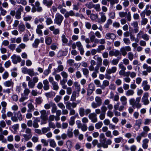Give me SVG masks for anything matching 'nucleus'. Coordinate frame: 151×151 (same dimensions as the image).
I'll use <instances>...</instances> for the list:
<instances>
[{
  "mask_svg": "<svg viewBox=\"0 0 151 151\" xmlns=\"http://www.w3.org/2000/svg\"><path fill=\"white\" fill-rule=\"evenodd\" d=\"M63 17L59 13H57L55 16V19H54L55 24L60 26L63 19Z\"/></svg>",
  "mask_w": 151,
  "mask_h": 151,
  "instance_id": "1",
  "label": "nucleus"
},
{
  "mask_svg": "<svg viewBox=\"0 0 151 151\" xmlns=\"http://www.w3.org/2000/svg\"><path fill=\"white\" fill-rule=\"evenodd\" d=\"M149 96V93L147 92H146L144 93L142 98L141 101L143 103L144 105H148L150 103V101L148 99Z\"/></svg>",
  "mask_w": 151,
  "mask_h": 151,
  "instance_id": "2",
  "label": "nucleus"
},
{
  "mask_svg": "<svg viewBox=\"0 0 151 151\" xmlns=\"http://www.w3.org/2000/svg\"><path fill=\"white\" fill-rule=\"evenodd\" d=\"M22 71L23 73L28 74L31 77L34 76L35 72L33 69H28L27 68H23Z\"/></svg>",
  "mask_w": 151,
  "mask_h": 151,
  "instance_id": "3",
  "label": "nucleus"
},
{
  "mask_svg": "<svg viewBox=\"0 0 151 151\" xmlns=\"http://www.w3.org/2000/svg\"><path fill=\"white\" fill-rule=\"evenodd\" d=\"M11 58L12 62L14 64H17L18 62L20 63L21 60V58L19 56L16 55L15 54L12 55Z\"/></svg>",
  "mask_w": 151,
  "mask_h": 151,
  "instance_id": "4",
  "label": "nucleus"
},
{
  "mask_svg": "<svg viewBox=\"0 0 151 151\" xmlns=\"http://www.w3.org/2000/svg\"><path fill=\"white\" fill-rule=\"evenodd\" d=\"M41 114L40 118L42 120H47L48 119V114L45 110H42L40 111Z\"/></svg>",
  "mask_w": 151,
  "mask_h": 151,
  "instance_id": "5",
  "label": "nucleus"
},
{
  "mask_svg": "<svg viewBox=\"0 0 151 151\" xmlns=\"http://www.w3.org/2000/svg\"><path fill=\"white\" fill-rule=\"evenodd\" d=\"M99 14L100 15V18L98 19V22L99 23H102L105 22L106 19L105 13L101 12H100Z\"/></svg>",
  "mask_w": 151,
  "mask_h": 151,
  "instance_id": "6",
  "label": "nucleus"
},
{
  "mask_svg": "<svg viewBox=\"0 0 151 151\" xmlns=\"http://www.w3.org/2000/svg\"><path fill=\"white\" fill-rule=\"evenodd\" d=\"M88 117L93 123H95L97 122V114L95 113L90 114L88 115Z\"/></svg>",
  "mask_w": 151,
  "mask_h": 151,
  "instance_id": "7",
  "label": "nucleus"
},
{
  "mask_svg": "<svg viewBox=\"0 0 151 151\" xmlns=\"http://www.w3.org/2000/svg\"><path fill=\"white\" fill-rule=\"evenodd\" d=\"M105 38L107 40H111L114 41L116 38V35L114 33L109 32L106 34Z\"/></svg>",
  "mask_w": 151,
  "mask_h": 151,
  "instance_id": "8",
  "label": "nucleus"
},
{
  "mask_svg": "<svg viewBox=\"0 0 151 151\" xmlns=\"http://www.w3.org/2000/svg\"><path fill=\"white\" fill-rule=\"evenodd\" d=\"M93 58L95 60H96L97 61L96 66V67H98L99 68V67L102 65V59L101 58L97 55H94Z\"/></svg>",
  "mask_w": 151,
  "mask_h": 151,
  "instance_id": "9",
  "label": "nucleus"
},
{
  "mask_svg": "<svg viewBox=\"0 0 151 151\" xmlns=\"http://www.w3.org/2000/svg\"><path fill=\"white\" fill-rule=\"evenodd\" d=\"M141 99L140 97H137L136 99V103L133 107L134 108H136L137 109H140L142 106V104L140 103Z\"/></svg>",
  "mask_w": 151,
  "mask_h": 151,
  "instance_id": "10",
  "label": "nucleus"
},
{
  "mask_svg": "<svg viewBox=\"0 0 151 151\" xmlns=\"http://www.w3.org/2000/svg\"><path fill=\"white\" fill-rule=\"evenodd\" d=\"M141 99L140 97H137L136 99V103L133 107L134 108H136L137 109H140L142 106V104L140 103Z\"/></svg>",
  "mask_w": 151,
  "mask_h": 151,
  "instance_id": "11",
  "label": "nucleus"
},
{
  "mask_svg": "<svg viewBox=\"0 0 151 151\" xmlns=\"http://www.w3.org/2000/svg\"><path fill=\"white\" fill-rule=\"evenodd\" d=\"M119 51L117 50H111L109 52V55L110 57H112L113 56L117 57L119 55Z\"/></svg>",
  "mask_w": 151,
  "mask_h": 151,
  "instance_id": "12",
  "label": "nucleus"
},
{
  "mask_svg": "<svg viewBox=\"0 0 151 151\" xmlns=\"http://www.w3.org/2000/svg\"><path fill=\"white\" fill-rule=\"evenodd\" d=\"M78 116V114H77L75 116H72L70 117L68 122L69 125L73 126L74 125L75 123V119Z\"/></svg>",
  "mask_w": 151,
  "mask_h": 151,
  "instance_id": "13",
  "label": "nucleus"
},
{
  "mask_svg": "<svg viewBox=\"0 0 151 151\" xmlns=\"http://www.w3.org/2000/svg\"><path fill=\"white\" fill-rule=\"evenodd\" d=\"M117 70V68L115 66H113L111 68L107 69L106 73L108 74H110L115 73Z\"/></svg>",
  "mask_w": 151,
  "mask_h": 151,
  "instance_id": "14",
  "label": "nucleus"
},
{
  "mask_svg": "<svg viewBox=\"0 0 151 151\" xmlns=\"http://www.w3.org/2000/svg\"><path fill=\"white\" fill-rule=\"evenodd\" d=\"M77 104L73 102L70 103V102H67L66 104V107L67 109L70 110L71 109V108H73L76 107V106Z\"/></svg>",
  "mask_w": 151,
  "mask_h": 151,
  "instance_id": "15",
  "label": "nucleus"
},
{
  "mask_svg": "<svg viewBox=\"0 0 151 151\" xmlns=\"http://www.w3.org/2000/svg\"><path fill=\"white\" fill-rule=\"evenodd\" d=\"M147 84V81H144L142 82V86L143 87V89L145 91H148L150 88V85Z\"/></svg>",
  "mask_w": 151,
  "mask_h": 151,
  "instance_id": "16",
  "label": "nucleus"
},
{
  "mask_svg": "<svg viewBox=\"0 0 151 151\" xmlns=\"http://www.w3.org/2000/svg\"><path fill=\"white\" fill-rule=\"evenodd\" d=\"M93 83H90L88 85V87L87 91V93L88 94H91L93 91L95 89Z\"/></svg>",
  "mask_w": 151,
  "mask_h": 151,
  "instance_id": "17",
  "label": "nucleus"
},
{
  "mask_svg": "<svg viewBox=\"0 0 151 151\" xmlns=\"http://www.w3.org/2000/svg\"><path fill=\"white\" fill-rule=\"evenodd\" d=\"M43 83L44 84V89L45 91L48 90L50 88V86L48 81L47 79L44 80L43 81Z\"/></svg>",
  "mask_w": 151,
  "mask_h": 151,
  "instance_id": "18",
  "label": "nucleus"
},
{
  "mask_svg": "<svg viewBox=\"0 0 151 151\" xmlns=\"http://www.w3.org/2000/svg\"><path fill=\"white\" fill-rule=\"evenodd\" d=\"M3 84L4 86L6 87H8L11 86L13 87L14 86V83L11 80L6 81Z\"/></svg>",
  "mask_w": 151,
  "mask_h": 151,
  "instance_id": "19",
  "label": "nucleus"
},
{
  "mask_svg": "<svg viewBox=\"0 0 151 151\" xmlns=\"http://www.w3.org/2000/svg\"><path fill=\"white\" fill-rule=\"evenodd\" d=\"M149 140L147 138L144 139L142 141V147L145 149H147L148 147V143Z\"/></svg>",
  "mask_w": 151,
  "mask_h": 151,
  "instance_id": "20",
  "label": "nucleus"
},
{
  "mask_svg": "<svg viewBox=\"0 0 151 151\" xmlns=\"http://www.w3.org/2000/svg\"><path fill=\"white\" fill-rule=\"evenodd\" d=\"M40 120L37 118H36L34 120L33 122V127L35 128H38L39 127V125L38 123Z\"/></svg>",
  "mask_w": 151,
  "mask_h": 151,
  "instance_id": "21",
  "label": "nucleus"
},
{
  "mask_svg": "<svg viewBox=\"0 0 151 151\" xmlns=\"http://www.w3.org/2000/svg\"><path fill=\"white\" fill-rule=\"evenodd\" d=\"M43 3L47 7H50L52 5L53 2L52 0H50L49 1H48L47 0H43Z\"/></svg>",
  "mask_w": 151,
  "mask_h": 151,
  "instance_id": "22",
  "label": "nucleus"
},
{
  "mask_svg": "<svg viewBox=\"0 0 151 151\" xmlns=\"http://www.w3.org/2000/svg\"><path fill=\"white\" fill-rule=\"evenodd\" d=\"M75 15V13L72 10H71L69 12H67L64 15L65 17L67 18H68L70 16H73Z\"/></svg>",
  "mask_w": 151,
  "mask_h": 151,
  "instance_id": "23",
  "label": "nucleus"
},
{
  "mask_svg": "<svg viewBox=\"0 0 151 151\" xmlns=\"http://www.w3.org/2000/svg\"><path fill=\"white\" fill-rule=\"evenodd\" d=\"M109 85V82L107 80H104L103 81L102 84L100 86V87L102 89H105L106 87L108 86Z\"/></svg>",
  "mask_w": 151,
  "mask_h": 151,
  "instance_id": "24",
  "label": "nucleus"
},
{
  "mask_svg": "<svg viewBox=\"0 0 151 151\" xmlns=\"http://www.w3.org/2000/svg\"><path fill=\"white\" fill-rule=\"evenodd\" d=\"M127 98L124 96H121L120 98V100L122 104L123 105H126L127 104Z\"/></svg>",
  "mask_w": 151,
  "mask_h": 151,
  "instance_id": "25",
  "label": "nucleus"
},
{
  "mask_svg": "<svg viewBox=\"0 0 151 151\" xmlns=\"http://www.w3.org/2000/svg\"><path fill=\"white\" fill-rule=\"evenodd\" d=\"M88 35L91 41V42H93L96 38V37L94 35V32L92 31H91L89 33Z\"/></svg>",
  "mask_w": 151,
  "mask_h": 151,
  "instance_id": "26",
  "label": "nucleus"
},
{
  "mask_svg": "<svg viewBox=\"0 0 151 151\" xmlns=\"http://www.w3.org/2000/svg\"><path fill=\"white\" fill-rule=\"evenodd\" d=\"M40 43V40L38 39H36L32 44L33 47L37 48L38 47V45Z\"/></svg>",
  "mask_w": 151,
  "mask_h": 151,
  "instance_id": "27",
  "label": "nucleus"
},
{
  "mask_svg": "<svg viewBox=\"0 0 151 151\" xmlns=\"http://www.w3.org/2000/svg\"><path fill=\"white\" fill-rule=\"evenodd\" d=\"M27 106L29 109L27 110L28 112H31L32 111H34L35 107L34 105L32 103H29L27 105Z\"/></svg>",
  "mask_w": 151,
  "mask_h": 151,
  "instance_id": "28",
  "label": "nucleus"
},
{
  "mask_svg": "<svg viewBox=\"0 0 151 151\" xmlns=\"http://www.w3.org/2000/svg\"><path fill=\"white\" fill-rule=\"evenodd\" d=\"M73 129L70 127L68 129L67 135L69 138H71L73 136Z\"/></svg>",
  "mask_w": 151,
  "mask_h": 151,
  "instance_id": "29",
  "label": "nucleus"
},
{
  "mask_svg": "<svg viewBox=\"0 0 151 151\" xmlns=\"http://www.w3.org/2000/svg\"><path fill=\"white\" fill-rule=\"evenodd\" d=\"M126 73L127 74V76H129L130 75V76L132 78H135L136 76V73L134 72L128 71L126 72Z\"/></svg>",
  "mask_w": 151,
  "mask_h": 151,
  "instance_id": "30",
  "label": "nucleus"
},
{
  "mask_svg": "<svg viewBox=\"0 0 151 151\" xmlns=\"http://www.w3.org/2000/svg\"><path fill=\"white\" fill-rule=\"evenodd\" d=\"M73 85L75 87L76 91L79 92L80 91V85L77 82H75L73 83Z\"/></svg>",
  "mask_w": 151,
  "mask_h": 151,
  "instance_id": "31",
  "label": "nucleus"
},
{
  "mask_svg": "<svg viewBox=\"0 0 151 151\" xmlns=\"http://www.w3.org/2000/svg\"><path fill=\"white\" fill-rule=\"evenodd\" d=\"M99 68L98 67H95L94 71L92 74V76L94 78H96L97 77V73L99 72Z\"/></svg>",
  "mask_w": 151,
  "mask_h": 151,
  "instance_id": "32",
  "label": "nucleus"
},
{
  "mask_svg": "<svg viewBox=\"0 0 151 151\" xmlns=\"http://www.w3.org/2000/svg\"><path fill=\"white\" fill-rule=\"evenodd\" d=\"M100 143L103 144V147L104 148H106L108 147V146L107 145H105V142H106V138H105L103 139H100Z\"/></svg>",
  "mask_w": 151,
  "mask_h": 151,
  "instance_id": "33",
  "label": "nucleus"
},
{
  "mask_svg": "<svg viewBox=\"0 0 151 151\" xmlns=\"http://www.w3.org/2000/svg\"><path fill=\"white\" fill-rule=\"evenodd\" d=\"M6 124L4 120H1L0 121V132L3 131L2 128H4L5 127Z\"/></svg>",
  "mask_w": 151,
  "mask_h": 151,
  "instance_id": "34",
  "label": "nucleus"
},
{
  "mask_svg": "<svg viewBox=\"0 0 151 151\" xmlns=\"http://www.w3.org/2000/svg\"><path fill=\"white\" fill-rule=\"evenodd\" d=\"M112 23V20L111 19H108L106 23L104 25V27L105 29L108 28L110 25Z\"/></svg>",
  "mask_w": 151,
  "mask_h": 151,
  "instance_id": "35",
  "label": "nucleus"
},
{
  "mask_svg": "<svg viewBox=\"0 0 151 151\" xmlns=\"http://www.w3.org/2000/svg\"><path fill=\"white\" fill-rule=\"evenodd\" d=\"M52 109H51V112L52 113H55L57 111V107L56 104L53 103L51 104Z\"/></svg>",
  "mask_w": 151,
  "mask_h": 151,
  "instance_id": "36",
  "label": "nucleus"
},
{
  "mask_svg": "<svg viewBox=\"0 0 151 151\" xmlns=\"http://www.w3.org/2000/svg\"><path fill=\"white\" fill-rule=\"evenodd\" d=\"M51 84L52 85L54 90L55 91H57L58 90L59 88V87L56 82L55 81L53 82V83H52Z\"/></svg>",
  "mask_w": 151,
  "mask_h": 151,
  "instance_id": "37",
  "label": "nucleus"
},
{
  "mask_svg": "<svg viewBox=\"0 0 151 151\" xmlns=\"http://www.w3.org/2000/svg\"><path fill=\"white\" fill-rule=\"evenodd\" d=\"M85 110L84 108L81 107L79 109V113L81 116H83L85 115Z\"/></svg>",
  "mask_w": 151,
  "mask_h": 151,
  "instance_id": "38",
  "label": "nucleus"
},
{
  "mask_svg": "<svg viewBox=\"0 0 151 151\" xmlns=\"http://www.w3.org/2000/svg\"><path fill=\"white\" fill-rule=\"evenodd\" d=\"M19 29L21 32H23L25 29V26L23 24H19L18 26Z\"/></svg>",
  "mask_w": 151,
  "mask_h": 151,
  "instance_id": "39",
  "label": "nucleus"
},
{
  "mask_svg": "<svg viewBox=\"0 0 151 151\" xmlns=\"http://www.w3.org/2000/svg\"><path fill=\"white\" fill-rule=\"evenodd\" d=\"M50 145V146L53 148L55 147L56 146V144L53 139H51L49 140Z\"/></svg>",
  "mask_w": 151,
  "mask_h": 151,
  "instance_id": "40",
  "label": "nucleus"
},
{
  "mask_svg": "<svg viewBox=\"0 0 151 151\" xmlns=\"http://www.w3.org/2000/svg\"><path fill=\"white\" fill-rule=\"evenodd\" d=\"M45 95L47 97L49 98L55 96V93L53 92H50L45 93Z\"/></svg>",
  "mask_w": 151,
  "mask_h": 151,
  "instance_id": "41",
  "label": "nucleus"
},
{
  "mask_svg": "<svg viewBox=\"0 0 151 151\" xmlns=\"http://www.w3.org/2000/svg\"><path fill=\"white\" fill-rule=\"evenodd\" d=\"M134 93V91L132 89H129L126 92V95L127 96H132Z\"/></svg>",
  "mask_w": 151,
  "mask_h": 151,
  "instance_id": "42",
  "label": "nucleus"
},
{
  "mask_svg": "<svg viewBox=\"0 0 151 151\" xmlns=\"http://www.w3.org/2000/svg\"><path fill=\"white\" fill-rule=\"evenodd\" d=\"M35 84L32 82V81H29L28 83V85L29 88L32 89L34 88Z\"/></svg>",
  "mask_w": 151,
  "mask_h": 151,
  "instance_id": "43",
  "label": "nucleus"
},
{
  "mask_svg": "<svg viewBox=\"0 0 151 151\" xmlns=\"http://www.w3.org/2000/svg\"><path fill=\"white\" fill-rule=\"evenodd\" d=\"M90 18L93 21L95 20L98 18V15L97 14H92L90 15Z\"/></svg>",
  "mask_w": 151,
  "mask_h": 151,
  "instance_id": "44",
  "label": "nucleus"
},
{
  "mask_svg": "<svg viewBox=\"0 0 151 151\" xmlns=\"http://www.w3.org/2000/svg\"><path fill=\"white\" fill-rule=\"evenodd\" d=\"M45 41L47 45H50L52 43V38L51 37H46L45 38Z\"/></svg>",
  "mask_w": 151,
  "mask_h": 151,
  "instance_id": "45",
  "label": "nucleus"
},
{
  "mask_svg": "<svg viewBox=\"0 0 151 151\" xmlns=\"http://www.w3.org/2000/svg\"><path fill=\"white\" fill-rule=\"evenodd\" d=\"M30 92L29 88H27L24 89V90L23 93L24 96L28 97V95Z\"/></svg>",
  "mask_w": 151,
  "mask_h": 151,
  "instance_id": "46",
  "label": "nucleus"
},
{
  "mask_svg": "<svg viewBox=\"0 0 151 151\" xmlns=\"http://www.w3.org/2000/svg\"><path fill=\"white\" fill-rule=\"evenodd\" d=\"M105 47L104 45H99L97 49V51L98 53H101L102 50L105 49Z\"/></svg>",
  "mask_w": 151,
  "mask_h": 151,
  "instance_id": "47",
  "label": "nucleus"
},
{
  "mask_svg": "<svg viewBox=\"0 0 151 151\" xmlns=\"http://www.w3.org/2000/svg\"><path fill=\"white\" fill-rule=\"evenodd\" d=\"M66 145L67 148L70 149L72 147V142L70 140H68L66 142Z\"/></svg>",
  "mask_w": 151,
  "mask_h": 151,
  "instance_id": "48",
  "label": "nucleus"
},
{
  "mask_svg": "<svg viewBox=\"0 0 151 151\" xmlns=\"http://www.w3.org/2000/svg\"><path fill=\"white\" fill-rule=\"evenodd\" d=\"M142 38L144 40L147 41L149 40L150 36L146 34H143L142 36Z\"/></svg>",
  "mask_w": 151,
  "mask_h": 151,
  "instance_id": "49",
  "label": "nucleus"
},
{
  "mask_svg": "<svg viewBox=\"0 0 151 151\" xmlns=\"http://www.w3.org/2000/svg\"><path fill=\"white\" fill-rule=\"evenodd\" d=\"M128 58L130 61H132L134 58V55L132 52H129L128 54Z\"/></svg>",
  "mask_w": 151,
  "mask_h": 151,
  "instance_id": "50",
  "label": "nucleus"
},
{
  "mask_svg": "<svg viewBox=\"0 0 151 151\" xmlns=\"http://www.w3.org/2000/svg\"><path fill=\"white\" fill-rule=\"evenodd\" d=\"M11 99L13 101L17 102L18 100V96L17 94H13L12 95Z\"/></svg>",
  "mask_w": 151,
  "mask_h": 151,
  "instance_id": "51",
  "label": "nucleus"
},
{
  "mask_svg": "<svg viewBox=\"0 0 151 151\" xmlns=\"http://www.w3.org/2000/svg\"><path fill=\"white\" fill-rule=\"evenodd\" d=\"M50 130V128L49 127H44L42 129L41 131L42 134H45Z\"/></svg>",
  "mask_w": 151,
  "mask_h": 151,
  "instance_id": "52",
  "label": "nucleus"
},
{
  "mask_svg": "<svg viewBox=\"0 0 151 151\" xmlns=\"http://www.w3.org/2000/svg\"><path fill=\"white\" fill-rule=\"evenodd\" d=\"M120 52L122 55L124 56H126L127 54V52L123 47H121L120 49Z\"/></svg>",
  "mask_w": 151,
  "mask_h": 151,
  "instance_id": "53",
  "label": "nucleus"
},
{
  "mask_svg": "<svg viewBox=\"0 0 151 151\" xmlns=\"http://www.w3.org/2000/svg\"><path fill=\"white\" fill-rule=\"evenodd\" d=\"M103 125V123L101 122H99L95 124V127L97 129L100 128Z\"/></svg>",
  "mask_w": 151,
  "mask_h": 151,
  "instance_id": "54",
  "label": "nucleus"
},
{
  "mask_svg": "<svg viewBox=\"0 0 151 151\" xmlns=\"http://www.w3.org/2000/svg\"><path fill=\"white\" fill-rule=\"evenodd\" d=\"M60 74L64 79H67L68 76V73L65 71L62 72Z\"/></svg>",
  "mask_w": 151,
  "mask_h": 151,
  "instance_id": "55",
  "label": "nucleus"
},
{
  "mask_svg": "<svg viewBox=\"0 0 151 151\" xmlns=\"http://www.w3.org/2000/svg\"><path fill=\"white\" fill-rule=\"evenodd\" d=\"M103 64L105 66H109L110 63L108 60L106 59L103 60Z\"/></svg>",
  "mask_w": 151,
  "mask_h": 151,
  "instance_id": "56",
  "label": "nucleus"
},
{
  "mask_svg": "<svg viewBox=\"0 0 151 151\" xmlns=\"http://www.w3.org/2000/svg\"><path fill=\"white\" fill-rule=\"evenodd\" d=\"M22 135L24 138V140L26 141H28L32 137L31 136L26 134H24Z\"/></svg>",
  "mask_w": 151,
  "mask_h": 151,
  "instance_id": "57",
  "label": "nucleus"
},
{
  "mask_svg": "<svg viewBox=\"0 0 151 151\" xmlns=\"http://www.w3.org/2000/svg\"><path fill=\"white\" fill-rule=\"evenodd\" d=\"M0 14L2 16H4L7 13V11L3 9L2 7L0 8Z\"/></svg>",
  "mask_w": 151,
  "mask_h": 151,
  "instance_id": "58",
  "label": "nucleus"
},
{
  "mask_svg": "<svg viewBox=\"0 0 151 151\" xmlns=\"http://www.w3.org/2000/svg\"><path fill=\"white\" fill-rule=\"evenodd\" d=\"M109 2L111 6L113 7L115 4L118 3L119 1V0H110Z\"/></svg>",
  "mask_w": 151,
  "mask_h": 151,
  "instance_id": "59",
  "label": "nucleus"
},
{
  "mask_svg": "<svg viewBox=\"0 0 151 151\" xmlns=\"http://www.w3.org/2000/svg\"><path fill=\"white\" fill-rule=\"evenodd\" d=\"M142 123V120L141 119H139L136 120L135 123V125L137 126L138 128H139Z\"/></svg>",
  "mask_w": 151,
  "mask_h": 151,
  "instance_id": "60",
  "label": "nucleus"
},
{
  "mask_svg": "<svg viewBox=\"0 0 151 151\" xmlns=\"http://www.w3.org/2000/svg\"><path fill=\"white\" fill-rule=\"evenodd\" d=\"M46 22L47 25H50L53 22L52 19L49 17H47L46 18Z\"/></svg>",
  "mask_w": 151,
  "mask_h": 151,
  "instance_id": "61",
  "label": "nucleus"
},
{
  "mask_svg": "<svg viewBox=\"0 0 151 151\" xmlns=\"http://www.w3.org/2000/svg\"><path fill=\"white\" fill-rule=\"evenodd\" d=\"M95 101L98 104L100 105L101 104L102 101L100 97L97 96L95 98Z\"/></svg>",
  "mask_w": 151,
  "mask_h": 151,
  "instance_id": "62",
  "label": "nucleus"
},
{
  "mask_svg": "<svg viewBox=\"0 0 151 151\" xmlns=\"http://www.w3.org/2000/svg\"><path fill=\"white\" fill-rule=\"evenodd\" d=\"M29 40L28 35L27 34H25L24 35L23 38V42H26Z\"/></svg>",
  "mask_w": 151,
  "mask_h": 151,
  "instance_id": "63",
  "label": "nucleus"
},
{
  "mask_svg": "<svg viewBox=\"0 0 151 151\" xmlns=\"http://www.w3.org/2000/svg\"><path fill=\"white\" fill-rule=\"evenodd\" d=\"M94 4L92 2H89L88 4H86L85 5L88 9H91L93 7Z\"/></svg>",
  "mask_w": 151,
  "mask_h": 151,
  "instance_id": "64",
  "label": "nucleus"
}]
</instances>
